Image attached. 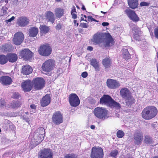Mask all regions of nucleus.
I'll list each match as a JSON object with an SVG mask.
<instances>
[{
	"mask_svg": "<svg viewBox=\"0 0 158 158\" xmlns=\"http://www.w3.org/2000/svg\"><path fill=\"white\" fill-rule=\"evenodd\" d=\"M99 103L102 105L108 106L111 108H114L115 109H119L121 108V105L108 95H103L100 98Z\"/></svg>",
	"mask_w": 158,
	"mask_h": 158,
	"instance_id": "f257e3e1",
	"label": "nucleus"
},
{
	"mask_svg": "<svg viewBox=\"0 0 158 158\" xmlns=\"http://www.w3.org/2000/svg\"><path fill=\"white\" fill-rule=\"evenodd\" d=\"M158 110L154 106H148L143 109L141 113L142 117L145 120H150L157 114Z\"/></svg>",
	"mask_w": 158,
	"mask_h": 158,
	"instance_id": "f03ea898",
	"label": "nucleus"
},
{
	"mask_svg": "<svg viewBox=\"0 0 158 158\" xmlns=\"http://www.w3.org/2000/svg\"><path fill=\"white\" fill-rule=\"evenodd\" d=\"M94 114L98 118L103 120L108 118L107 116L108 111L103 107H98L95 108L94 111Z\"/></svg>",
	"mask_w": 158,
	"mask_h": 158,
	"instance_id": "7ed1b4c3",
	"label": "nucleus"
},
{
	"mask_svg": "<svg viewBox=\"0 0 158 158\" xmlns=\"http://www.w3.org/2000/svg\"><path fill=\"white\" fill-rule=\"evenodd\" d=\"M91 158H103L104 156L103 150L99 146L92 147L90 153Z\"/></svg>",
	"mask_w": 158,
	"mask_h": 158,
	"instance_id": "20e7f679",
	"label": "nucleus"
},
{
	"mask_svg": "<svg viewBox=\"0 0 158 158\" xmlns=\"http://www.w3.org/2000/svg\"><path fill=\"white\" fill-rule=\"evenodd\" d=\"M55 66V60L51 59L46 61L42 65L41 68L43 71L48 73L52 70Z\"/></svg>",
	"mask_w": 158,
	"mask_h": 158,
	"instance_id": "39448f33",
	"label": "nucleus"
},
{
	"mask_svg": "<svg viewBox=\"0 0 158 158\" xmlns=\"http://www.w3.org/2000/svg\"><path fill=\"white\" fill-rule=\"evenodd\" d=\"M52 48L50 45L45 44L40 46L38 50L39 54L41 56H46L50 55L52 52Z\"/></svg>",
	"mask_w": 158,
	"mask_h": 158,
	"instance_id": "423d86ee",
	"label": "nucleus"
},
{
	"mask_svg": "<svg viewBox=\"0 0 158 158\" xmlns=\"http://www.w3.org/2000/svg\"><path fill=\"white\" fill-rule=\"evenodd\" d=\"M52 122L55 125H59L63 122V114L60 111H55L52 116Z\"/></svg>",
	"mask_w": 158,
	"mask_h": 158,
	"instance_id": "0eeeda50",
	"label": "nucleus"
},
{
	"mask_svg": "<svg viewBox=\"0 0 158 158\" xmlns=\"http://www.w3.org/2000/svg\"><path fill=\"white\" fill-rule=\"evenodd\" d=\"M34 88L36 90L42 89L45 86V82L42 77H36L32 81Z\"/></svg>",
	"mask_w": 158,
	"mask_h": 158,
	"instance_id": "6e6552de",
	"label": "nucleus"
},
{
	"mask_svg": "<svg viewBox=\"0 0 158 158\" xmlns=\"http://www.w3.org/2000/svg\"><path fill=\"white\" fill-rule=\"evenodd\" d=\"M39 158H53V153L49 148H44L38 153Z\"/></svg>",
	"mask_w": 158,
	"mask_h": 158,
	"instance_id": "1a4fd4ad",
	"label": "nucleus"
},
{
	"mask_svg": "<svg viewBox=\"0 0 158 158\" xmlns=\"http://www.w3.org/2000/svg\"><path fill=\"white\" fill-rule=\"evenodd\" d=\"M68 99L69 104L71 106L76 107L80 104V99L76 94L72 93L69 95Z\"/></svg>",
	"mask_w": 158,
	"mask_h": 158,
	"instance_id": "9d476101",
	"label": "nucleus"
},
{
	"mask_svg": "<svg viewBox=\"0 0 158 158\" xmlns=\"http://www.w3.org/2000/svg\"><path fill=\"white\" fill-rule=\"evenodd\" d=\"M33 54V53L29 49L25 48L20 52L19 56L24 60H28L31 59Z\"/></svg>",
	"mask_w": 158,
	"mask_h": 158,
	"instance_id": "9b49d317",
	"label": "nucleus"
},
{
	"mask_svg": "<svg viewBox=\"0 0 158 158\" xmlns=\"http://www.w3.org/2000/svg\"><path fill=\"white\" fill-rule=\"evenodd\" d=\"M24 39V35L23 33L21 31H18L14 34L13 42L15 45H18L22 43Z\"/></svg>",
	"mask_w": 158,
	"mask_h": 158,
	"instance_id": "f8f14e48",
	"label": "nucleus"
},
{
	"mask_svg": "<svg viewBox=\"0 0 158 158\" xmlns=\"http://www.w3.org/2000/svg\"><path fill=\"white\" fill-rule=\"evenodd\" d=\"M143 134L140 130H136L133 134L134 143L135 145L141 144L143 140Z\"/></svg>",
	"mask_w": 158,
	"mask_h": 158,
	"instance_id": "ddd939ff",
	"label": "nucleus"
},
{
	"mask_svg": "<svg viewBox=\"0 0 158 158\" xmlns=\"http://www.w3.org/2000/svg\"><path fill=\"white\" fill-rule=\"evenodd\" d=\"M32 81L30 80L23 81L21 84V87L25 92H30L33 88Z\"/></svg>",
	"mask_w": 158,
	"mask_h": 158,
	"instance_id": "4468645a",
	"label": "nucleus"
},
{
	"mask_svg": "<svg viewBox=\"0 0 158 158\" xmlns=\"http://www.w3.org/2000/svg\"><path fill=\"white\" fill-rule=\"evenodd\" d=\"M106 84L108 88L110 89H115L120 86V84L117 80L108 79L106 81Z\"/></svg>",
	"mask_w": 158,
	"mask_h": 158,
	"instance_id": "2eb2a0df",
	"label": "nucleus"
},
{
	"mask_svg": "<svg viewBox=\"0 0 158 158\" xmlns=\"http://www.w3.org/2000/svg\"><path fill=\"white\" fill-rule=\"evenodd\" d=\"M125 13L128 17L134 22H137L139 20V18L134 10L127 8L125 11Z\"/></svg>",
	"mask_w": 158,
	"mask_h": 158,
	"instance_id": "dca6fc26",
	"label": "nucleus"
},
{
	"mask_svg": "<svg viewBox=\"0 0 158 158\" xmlns=\"http://www.w3.org/2000/svg\"><path fill=\"white\" fill-rule=\"evenodd\" d=\"M29 19L26 16L19 17L16 20V24L19 26L24 27L27 26L29 23Z\"/></svg>",
	"mask_w": 158,
	"mask_h": 158,
	"instance_id": "f3484780",
	"label": "nucleus"
},
{
	"mask_svg": "<svg viewBox=\"0 0 158 158\" xmlns=\"http://www.w3.org/2000/svg\"><path fill=\"white\" fill-rule=\"evenodd\" d=\"M91 41L93 42L94 44H99L100 47H101V45H100V44L104 41L102 36L100 34L97 33L94 35L92 39L91 40Z\"/></svg>",
	"mask_w": 158,
	"mask_h": 158,
	"instance_id": "a211bd4d",
	"label": "nucleus"
},
{
	"mask_svg": "<svg viewBox=\"0 0 158 158\" xmlns=\"http://www.w3.org/2000/svg\"><path fill=\"white\" fill-rule=\"evenodd\" d=\"M12 82V79L9 76H2L0 77V82L4 85H9L11 84Z\"/></svg>",
	"mask_w": 158,
	"mask_h": 158,
	"instance_id": "6ab92c4d",
	"label": "nucleus"
},
{
	"mask_svg": "<svg viewBox=\"0 0 158 158\" xmlns=\"http://www.w3.org/2000/svg\"><path fill=\"white\" fill-rule=\"evenodd\" d=\"M51 98L48 94L44 96L40 101V104L42 107H45L48 105L51 102Z\"/></svg>",
	"mask_w": 158,
	"mask_h": 158,
	"instance_id": "aec40b11",
	"label": "nucleus"
},
{
	"mask_svg": "<svg viewBox=\"0 0 158 158\" xmlns=\"http://www.w3.org/2000/svg\"><path fill=\"white\" fill-rule=\"evenodd\" d=\"M42 136H39L37 134H34L33 138L31 139V141L33 144L35 146L38 145L44 139Z\"/></svg>",
	"mask_w": 158,
	"mask_h": 158,
	"instance_id": "412c9836",
	"label": "nucleus"
},
{
	"mask_svg": "<svg viewBox=\"0 0 158 158\" xmlns=\"http://www.w3.org/2000/svg\"><path fill=\"white\" fill-rule=\"evenodd\" d=\"M33 71V69L30 65L26 64L22 66L21 73L23 75H28L31 73Z\"/></svg>",
	"mask_w": 158,
	"mask_h": 158,
	"instance_id": "4be33fe9",
	"label": "nucleus"
},
{
	"mask_svg": "<svg viewBox=\"0 0 158 158\" xmlns=\"http://www.w3.org/2000/svg\"><path fill=\"white\" fill-rule=\"evenodd\" d=\"M13 48V47L11 44H5L0 46V51L3 52L11 51Z\"/></svg>",
	"mask_w": 158,
	"mask_h": 158,
	"instance_id": "5701e85b",
	"label": "nucleus"
},
{
	"mask_svg": "<svg viewBox=\"0 0 158 158\" xmlns=\"http://www.w3.org/2000/svg\"><path fill=\"white\" fill-rule=\"evenodd\" d=\"M22 105V102L19 101L13 100L10 104V105L6 106V108L7 109H9L10 108L13 109H16L20 107Z\"/></svg>",
	"mask_w": 158,
	"mask_h": 158,
	"instance_id": "b1692460",
	"label": "nucleus"
},
{
	"mask_svg": "<svg viewBox=\"0 0 158 158\" xmlns=\"http://www.w3.org/2000/svg\"><path fill=\"white\" fill-rule=\"evenodd\" d=\"M89 62L90 64L94 67L96 71L98 72L100 70V63L96 59L92 58L90 60Z\"/></svg>",
	"mask_w": 158,
	"mask_h": 158,
	"instance_id": "393cba45",
	"label": "nucleus"
},
{
	"mask_svg": "<svg viewBox=\"0 0 158 158\" xmlns=\"http://www.w3.org/2000/svg\"><path fill=\"white\" fill-rule=\"evenodd\" d=\"M45 17L48 22H50L53 23L55 20V15L51 11H47L45 14Z\"/></svg>",
	"mask_w": 158,
	"mask_h": 158,
	"instance_id": "a878e982",
	"label": "nucleus"
},
{
	"mask_svg": "<svg viewBox=\"0 0 158 158\" xmlns=\"http://www.w3.org/2000/svg\"><path fill=\"white\" fill-rule=\"evenodd\" d=\"M120 94L121 96L124 99L131 94L129 90L125 87L121 89Z\"/></svg>",
	"mask_w": 158,
	"mask_h": 158,
	"instance_id": "bb28decb",
	"label": "nucleus"
},
{
	"mask_svg": "<svg viewBox=\"0 0 158 158\" xmlns=\"http://www.w3.org/2000/svg\"><path fill=\"white\" fill-rule=\"evenodd\" d=\"M126 105L128 106H131L135 102L134 98L131 94L124 98Z\"/></svg>",
	"mask_w": 158,
	"mask_h": 158,
	"instance_id": "cd10ccee",
	"label": "nucleus"
},
{
	"mask_svg": "<svg viewBox=\"0 0 158 158\" xmlns=\"http://www.w3.org/2000/svg\"><path fill=\"white\" fill-rule=\"evenodd\" d=\"M55 14L57 18H60L63 16L64 14V10L60 8H57L54 10Z\"/></svg>",
	"mask_w": 158,
	"mask_h": 158,
	"instance_id": "c85d7f7f",
	"label": "nucleus"
},
{
	"mask_svg": "<svg viewBox=\"0 0 158 158\" xmlns=\"http://www.w3.org/2000/svg\"><path fill=\"white\" fill-rule=\"evenodd\" d=\"M8 61L10 62L13 63L17 61L18 56L17 55L14 53H9L7 54Z\"/></svg>",
	"mask_w": 158,
	"mask_h": 158,
	"instance_id": "c756f323",
	"label": "nucleus"
},
{
	"mask_svg": "<svg viewBox=\"0 0 158 158\" xmlns=\"http://www.w3.org/2000/svg\"><path fill=\"white\" fill-rule=\"evenodd\" d=\"M102 63L106 68H108L111 64V59L110 57H106L102 60Z\"/></svg>",
	"mask_w": 158,
	"mask_h": 158,
	"instance_id": "7c9ffc66",
	"label": "nucleus"
},
{
	"mask_svg": "<svg viewBox=\"0 0 158 158\" xmlns=\"http://www.w3.org/2000/svg\"><path fill=\"white\" fill-rule=\"evenodd\" d=\"M39 28L40 34L42 35H45L48 33L50 30L49 27L45 25H41Z\"/></svg>",
	"mask_w": 158,
	"mask_h": 158,
	"instance_id": "2f4dec72",
	"label": "nucleus"
},
{
	"mask_svg": "<svg viewBox=\"0 0 158 158\" xmlns=\"http://www.w3.org/2000/svg\"><path fill=\"white\" fill-rule=\"evenodd\" d=\"M38 32V29L33 27H31L29 30V35L30 37H33L36 36Z\"/></svg>",
	"mask_w": 158,
	"mask_h": 158,
	"instance_id": "473e14b6",
	"label": "nucleus"
},
{
	"mask_svg": "<svg viewBox=\"0 0 158 158\" xmlns=\"http://www.w3.org/2000/svg\"><path fill=\"white\" fill-rule=\"evenodd\" d=\"M127 2L131 8L135 9L137 7L138 5V0H128Z\"/></svg>",
	"mask_w": 158,
	"mask_h": 158,
	"instance_id": "72a5a7b5",
	"label": "nucleus"
},
{
	"mask_svg": "<svg viewBox=\"0 0 158 158\" xmlns=\"http://www.w3.org/2000/svg\"><path fill=\"white\" fill-rule=\"evenodd\" d=\"M114 40L112 37H110L106 39L105 47H110L114 44Z\"/></svg>",
	"mask_w": 158,
	"mask_h": 158,
	"instance_id": "f704fd0d",
	"label": "nucleus"
},
{
	"mask_svg": "<svg viewBox=\"0 0 158 158\" xmlns=\"http://www.w3.org/2000/svg\"><path fill=\"white\" fill-rule=\"evenodd\" d=\"M45 130L43 127H41L37 129L34 134H37L39 136H42L44 138L45 134Z\"/></svg>",
	"mask_w": 158,
	"mask_h": 158,
	"instance_id": "c9c22d12",
	"label": "nucleus"
},
{
	"mask_svg": "<svg viewBox=\"0 0 158 158\" xmlns=\"http://www.w3.org/2000/svg\"><path fill=\"white\" fill-rule=\"evenodd\" d=\"M153 142L152 138L149 135H146L144 137V143L146 144H152Z\"/></svg>",
	"mask_w": 158,
	"mask_h": 158,
	"instance_id": "e433bc0d",
	"label": "nucleus"
},
{
	"mask_svg": "<svg viewBox=\"0 0 158 158\" xmlns=\"http://www.w3.org/2000/svg\"><path fill=\"white\" fill-rule=\"evenodd\" d=\"M8 62L7 56L3 54H0V64L3 65Z\"/></svg>",
	"mask_w": 158,
	"mask_h": 158,
	"instance_id": "4c0bfd02",
	"label": "nucleus"
},
{
	"mask_svg": "<svg viewBox=\"0 0 158 158\" xmlns=\"http://www.w3.org/2000/svg\"><path fill=\"white\" fill-rule=\"evenodd\" d=\"M123 57L125 60H127L131 56L128 49H124L123 50Z\"/></svg>",
	"mask_w": 158,
	"mask_h": 158,
	"instance_id": "58836bf2",
	"label": "nucleus"
},
{
	"mask_svg": "<svg viewBox=\"0 0 158 158\" xmlns=\"http://www.w3.org/2000/svg\"><path fill=\"white\" fill-rule=\"evenodd\" d=\"M64 158H78V156L74 153L68 154L65 155Z\"/></svg>",
	"mask_w": 158,
	"mask_h": 158,
	"instance_id": "ea45409f",
	"label": "nucleus"
},
{
	"mask_svg": "<svg viewBox=\"0 0 158 158\" xmlns=\"http://www.w3.org/2000/svg\"><path fill=\"white\" fill-rule=\"evenodd\" d=\"M116 135L117 137L118 138H122L124 135V133L123 131L121 130H119L117 131Z\"/></svg>",
	"mask_w": 158,
	"mask_h": 158,
	"instance_id": "a19ab883",
	"label": "nucleus"
},
{
	"mask_svg": "<svg viewBox=\"0 0 158 158\" xmlns=\"http://www.w3.org/2000/svg\"><path fill=\"white\" fill-rule=\"evenodd\" d=\"M20 97V95L19 93L17 92H15L13 93V95L11 96V98L14 99H18Z\"/></svg>",
	"mask_w": 158,
	"mask_h": 158,
	"instance_id": "79ce46f5",
	"label": "nucleus"
},
{
	"mask_svg": "<svg viewBox=\"0 0 158 158\" xmlns=\"http://www.w3.org/2000/svg\"><path fill=\"white\" fill-rule=\"evenodd\" d=\"M118 153V151L116 150H115L111 152L110 155L112 157L115 158Z\"/></svg>",
	"mask_w": 158,
	"mask_h": 158,
	"instance_id": "37998d69",
	"label": "nucleus"
},
{
	"mask_svg": "<svg viewBox=\"0 0 158 158\" xmlns=\"http://www.w3.org/2000/svg\"><path fill=\"white\" fill-rule=\"evenodd\" d=\"M6 102L5 100L2 98H0V107H2L6 105Z\"/></svg>",
	"mask_w": 158,
	"mask_h": 158,
	"instance_id": "c03bdc74",
	"label": "nucleus"
},
{
	"mask_svg": "<svg viewBox=\"0 0 158 158\" xmlns=\"http://www.w3.org/2000/svg\"><path fill=\"white\" fill-rule=\"evenodd\" d=\"M149 4L150 3H149L145 2H142L140 3V5L141 6H149Z\"/></svg>",
	"mask_w": 158,
	"mask_h": 158,
	"instance_id": "a18cd8bd",
	"label": "nucleus"
},
{
	"mask_svg": "<svg viewBox=\"0 0 158 158\" xmlns=\"http://www.w3.org/2000/svg\"><path fill=\"white\" fill-rule=\"evenodd\" d=\"M88 19L89 20H90L91 21H94L96 22H98V21L95 19L93 18V17L91 16H88L87 17Z\"/></svg>",
	"mask_w": 158,
	"mask_h": 158,
	"instance_id": "49530a36",
	"label": "nucleus"
},
{
	"mask_svg": "<svg viewBox=\"0 0 158 158\" xmlns=\"http://www.w3.org/2000/svg\"><path fill=\"white\" fill-rule=\"evenodd\" d=\"M154 35L155 37L158 39V28L154 29Z\"/></svg>",
	"mask_w": 158,
	"mask_h": 158,
	"instance_id": "de8ad7c7",
	"label": "nucleus"
},
{
	"mask_svg": "<svg viewBox=\"0 0 158 158\" xmlns=\"http://www.w3.org/2000/svg\"><path fill=\"white\" fill-rule=\"evenodd\" d=\"M62 27V25L61 23H58L56 26V30H59L61 29Z\"/></svg>",
	"mask_w": 158,
	"mask_h": 158,
	"instance_id": "09e8293b",
	"label": "nucleus"
},
{
	"mask_svg": "<svg viewBox=\"0 0 158 158\" xmlns=\"http://www.w3.org/2000/svg\"><path fill=\"white\" fill-rule=\"evenodd\" d=\"M81 76L83 78H85L88 76V73L86 72H84L82 73Z\"/></svg>",
	"mask_w": 158,
	"mask_h": 158,
	"instance_id": "8fccbe9b",
	"label": "nucleus"
},
{
	"mask_svg": "<svg viewBox=\"0 0 158 158\" xmlns=\"http://www.w3.org/2000/svg\"><path fill=\"white\" fill-rule=\"evenodd\" d=\"M77 13L76 8L74 6H73L72 8L71 14Z\"/></svg>",
	"mask_w": 158,
	"mask_h": 158,
	"instance_id": "3c124183",
	"label": "nucleus"
},
{
	"mask_svg": "<svg viewBox=\"0 0 158 158\" xmlns=\"http://www.w3.org/2000/svg\"><path fill=\"white\" fill-rule=\"evenodd\" d=\"M76 14L77 13L71 14L72 15V18L75 19L77 18V15Z\"/></svg>",
	"mask_w": 158,
	"mask_h": 158,
	"instance_id": "603ef678",
	"label": "nucleus"
},
{
	"mask_svg": "<svg viewBox=\"0 0 158 158\" xmlns=\"http://www.w3.org/2000/svg\"><path fill=\"white\" fill-rule=\"evenodd\" d=\"M81 27L84 28H86L88 27V25L86 23H83L81 25Z\"/></svg>",
	"mask_w": 158,
	"mask_h": 158,
	"instance_id": "864d4df0",
	"label": "nucleus"
},
{
	"mask_svg": "<svg viewBox=\"0 0 158 158\" xmlns=\"http://www.w3.org/2000/svg\"><path fill=\"white\" fill-rule=\"evenodd\" d=\"M15 19L14 16H12L10 18L7 20V21L8 22H10L12 21L13 20Z\"/></svg>",
	"mask_w": 158,
	"mask_h": 158,
	"instance_id": "5fc2aeb1",
	"label": "nucleus"
},
{
	"mask_svg": "<svg viewBox=\"0 0 158 158\" xmlns=\"http://www.w3.org/2000/svg\"><path fill=\"white\" fill-rule=\"evenodd\" d=\"M30 107L32 109H35L36 108V106L34 104H32L30 105Z\"/></svg>",
	"mask_w": 158,
	"mask_h": 158,
	"instance_id": "6e6d98bb",
	"label": "nucleus"
},
{
	"mask_svg": "<svg viewBox=\"0 0 158 158\" xmlns=\"http://www.w3.org/2000/svg\"><path fill=\"white\" fill-rule=\"evenodd\" d=\"M78 21L77 20H74L73 21V23L75 26H76L77 27L78 26L79 23L77 22Z\"/></svg>",
	"mask_w": 158,
	"mask_h": 158,
	"instance_id": "4d7b16f0",
	"label": "nucleus"
},
{
	"mask_svg": "<svg viewBox=\"0 0 158 158\" xmlns=\"http://www.w3.org/2000/svg\"><path fill=\"white\" fill-rule=\"evenodd\" d=\"M102 24L103 26L105 27L109 25V23L107 22H103L102 23Z\"/></svg>",
	"mask_w": 158,
	"mask_h": 158,
	"instance_id": "13d9d810",
	"label": "nucleus"
},
{
	"mask_svg": "<svg viewBox=\"0 0 158 158\" xmlns=\"http://www.w3.org/2000/svg\"><path fill=\"white\" fill-rule=\"evenodd\" d=\"M93 48L92 46H89L88 47L87 49L90 51H92L93 50Z\"/></svg>",
	"mask_w": 158,
	"mask_h": 158,
	"instance_id": "bf43d9fd",
	"label": "nucleus"
},
{
	"mask_svg": "<svg viewBox=\"0 0 158 158\" xmlns=\"http://www.w3.org/2000/svg\"><path fill=\"white\" fill-rule=\"evenodd\" d=\"M81 9H82V10H86V8L85 7V6H84V5L83 4H82V5Z\"/></svg>",
	"mask_w": 158,
	"mask_h": 158,
	"instance_id": "052dcab7",
	"label": "nucleus"
},
{
	"mask_svg": "<svg viewBox=\"0 0 158 158\" xmlns=\"http://www.w3.org/2000/svg\"><path fill=\"white\" fill-rule=\"evenodd\" d=\"M95 128V127L94 125H91L90 126V128L92 129H94Z\"/></svg>",
	"mask_w": 158,
	"mask_h": 158,
	"instance_id": "680f3d73",
	"label": "nucleus"
},
{
	"mask_svg": "<svg viewBox=\"0 0 158 158\" xmlns=\"http://www.w3.org/2000/svg\"><path fill=\"white\" fill-rule=\"evenodd\" d=\"M62 0H56L55 1L56 2H59L61 1Z\"/></svg>",
	"mask_w": 158,
	"mask_h": 158,
	"instance_id": "e2e57ef3",
	"label": "nucleus"
},
{
	"mask_svg": "<svg viewBox=\"0 0 158 158\" xmlns=\"http://www.w3.org/2000/svg\"><path fill=\"white\" fill-rule=\"evenodd\" d=\"M101 13H103V14H105L106 13V12H103V11H101Z\"/></svg>",
	"mask_w": 158,
	"mask_h": 158,
	"instance_id": "0e129e2a",
	"label": "nucleus"
},
{
	"mask_svg": "<svg viewBox=\"0 0 158 158\" xmlns=\"http://www.w3.org/2000/svg\"><path fill=\"white\" fill-rule=\"evenodd\" d=\"M81 20H84L85 21H86V22H87V21L86 20H85V19L84 20L83 18H82V19L81 18Z\"/></svg>",
	"mask_w": 158,
	"mask_h": 158,
	"instance_id": "69168bd1",
	"label": "nucleus"
},
{
	"mask_svg": "<svg viewBox=\"0 0 158 158\" xmlns=\"http://www.w3.org/2000/svg\"><path fill=\"white\" fill-rule=\"evenodd\" d=\"M153 158H158V156H155L153 157Z\"/></svg>",
	"mask_w": 158,
	"mask_h": 158,
	"instance_id": "338daca9",
	"label": "nucleus"
},
{
	"mask_svg": "<svg viewBox=\"0 0 158 158\" xmlns=\"http://www.w3.org/2000/svg\"><path fill=\"white\" fill-rule=\"evenodd\" d=\"M157 57L158 59V52H157Z\"/></svg>",
	"mask_w": 158,
	"mask_h": 158,
	"instance_id": "774afa93",
	"label": "nucleus"
}]
</instances>
